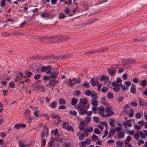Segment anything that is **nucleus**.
Instances as JSON below:
<instances>
[{
  "label": "nucleus",
  "mask_w": 147,
  "mask_h": 147,
  "mask_svg": "<svg viewBox=\"0 0 147 147\" xmlns=\"http://www.w3.org/2000/svg\"><path fill=\"white\" fill-rule=\"evenodd\" d=\"M117 67V65H111L110 68L108 69L107 71L108 74L111 77H113L115 74L116 69Z\"/></svg>",
  "instance_id": "f257e3e1"
},
{
  "label": "nucleus",
  "mask_w": 147,
  "mask_h": 147,
  "mask_svg": "<svg viewBox=\"0 0 147 147\" xmlns=\"http://www.w3.org/2000/svg\"><path fill=\"white\" fill-rule=\"evenodd\" d=\"M105 112L107 113L105 115L103 116V117H109L113 115L114 114V112L113 111L111 107L110 106L107 107H106Z\"/></svg>",
  "instance_id": "f03ea898"
},
{
  "label": "nucleus",
  "mask_w": 147,
  "mask_h": 147,
  "mask_svg": "<svg viewBox=\"0 0 147 147\" xmlns=\"http://www.w3.org/2000/svg\"><path fill=\"white\" fill-rule=\"evenodd\" d=\"M59 35H55L52 36H49V43L59 42Z\"/></svg>",
  "instance_id": "7ed1b4c3"
},
{
  "label": "nucleus",
  "mask_w": 147,
  "mask_h": 147,
  "mask_svg": "<svg viewBox=\"0 0 147 147\" xmlns=\"http://www.w3.org/2000/svg\"><path fill=\"white\" fill-rule=\"evenodd\" d=\"M59 42H62L69 40L70 37L68 35H59Z\"/></svg>",
  "instance_id": "20e7f679"
},
{
  "label": "nucleus",
  "mask_w": 147,
  "mask_h": 147,
  "mask_svg": "<svg viewBox=\"0 0 147 147\" xmlns=\"http://www.w3.org/2000/svg\"><path fill=\"white\" fill-rule=\"evenodd\" d=\"M80 103L81 105V107H84L85 109H88L89 107V105H88L87 107H84L85 105H86L87 102V99L86 98H83L82 99H81L80 100Z\"/></svg>",
  "instance_id": "39448f33"
},
{
  "label": "nucleus",
  "mask_w": 147,
  "mask_h": 147,
  "mask_svg": "<svg viewBox=\"0 0 147 147\" xmlns=\"http://www.w3.org/2000/svg\"><path fill=\"white\" fill-rule=\"evenodd\" d=\"M122 62L125 64H129L135 63V61L134 59L130 58L124 59L122 60Z\"/></svg>",
  "instance_id": "423d86ee"
},
{
  "label": "nucleus",
  "mask_w": 147,
  "mask_h": 147,
  "mask_svg": "<svg viewBox=\"0 0 147 147\" xmlns=\"http://www.w3.org/2000/svg\"><path fill=\"white\" fill-rule=\"evenodd\" d=\"M91 102L93 105L92 110L93 111L97 110L98 108L97 107L98 105V101L97 100H92Z\"/></svg>",
  "instance_id": "0eeeda50"
},
{
  "label": "nucleus",
  "mask_w": 147,
  "mask_h": 147,
  "mask_svg": "<svg viewBox=\"0 0 147 147\" xmlns=\"http://www.w3.org/2000/svg\"><path fill=\"white\" fill-rule=\"evenodd\" d=\"M112 86L113 87V89L115 92H117L119 91L120 90L119 87V84L117 82H111Z\"/></svg>",
  "instance_id": "6e6552de"
},
{
  "label": "nucleus",
  "mask_w": 147,
  "mask_h": 147,
  "mask_svg": "<svg viewBox=\"0 0 147 147\" xmlns=\"http://www.w3.org/2000/svg\"><path fill=\"white\" fill-rule=\"evenodd\" d=\"M39 41L42 42L48 43L49 41V36L40 37L38 38Z\"/></svg>",
  "instance_id": "1a4fd4ad"
},
{
  "label": "nucleus",
  "mask_w": 147,
  "mask_h": 147,
  "mask_svg": "<svg viewBox=\"0 0 147 147\" xmlns=\"http://www.w3.org/2000/svg\"><path fill=\"white\" fill-rule=\"evenodd\" d=\"M42 67V65L40 64H35L34 65V67L33 68L34 69L33 70L35 72L39 71L40 69H41Z\"/></svg>",
  "instance_id": "9d476101"
},
{
  "label": "nucleus",
  "mask_w": 147,
  "mask_h": 147,
  "mask_svg": "<svg viewBox=\"0 0 147 147\" xmlns=\"http://www.w3.org/2000/svg\"><path fill=\"white\" fill-rule=\"evenodd\" d=\"M26 125L23 123H17L15 125L14 128L17 129H19L21 127L25 128L26 127Z\"/></svg>",
  "instance_id": "9b49d317"
},
{
  "label": "nucleus",
  "mask_w": 147,
  "mask_h": 147,
  "mask_svg": "<svg viewBox=\"0 0 147 147\" xmlns=\"http://www.w3.org/2000/svg\"><path fill=\"white\" fill-rule=\"evenodd\" d=\"M131 122V121L130 120H127L123 123V125L125 128H127V126L129 127H131L132 126Z\"/></svg>",
  "instance_id": "f8f14e48"
},
{
  "label": "nucleus",
  "mask_w": 147,
  "mask_h": 147,
  "mask_svg": "<svg viewBox=\"0 0 147 147\" xmlns=\"http://www.w3.org/2000/svg\"><path fill=\"white\" fill-rule=\"evenodd\" d=\"M139 84L140 85L142 86L143 88L146 87L147 85V81L146 79L143 80H141L139 81Z\"/></svg>",
  "instance_id": "ddd939ff"
},
{
  "label": "nucleus",
  "mask_w": 147,
  "mask_h": 147,
  "mask_svg": "<svg viewBox=\"0 0 147 147\" xmlns=\"http://www.w3.org/2000/svg\"><path fill=\"white\" fill-rule=\"evenodd\" d=\"M109 50L108 48H100L97 49H96V53H101L105 51H107Z\"/></svg>",
  "instance_id": "4468645a"
},
{
  "label": "nucleus",
  "mask_w": 147,
  "mask_h": 147,
  "mask_svg": "<svg viewBox=\"0 0 147 147\" xmlns=\"http://www.w3.org/2000/svg\"><path fill=\"white\" fill-rule=\"evenodd\" d=\"M97 108V110H98L99 111V113L100 115H101L103 117V116L105 115V114H104V112L105 111V109L103 107L100 106Z\"/></svg>",
  "instance_id": "2eb2a0df"
},
{
  "label": "nucleus",
  "mask_w": 147,
  "mask_h": 147,
  "mask_svg": "<svg viewBox=\"0 0 147 147\" xmlns=\"http://www.w3.org/2000/svg\"><path fill=\"white\" fill-rule=\"evenodd\" d=\"M59 72H51L50 75V77L53 79H55L57 78L59 74Z\"/></svg>",
  "instance_id": "dca6fc26"
},
{
  "label": "nucleus",
  "mask_w": 147,
  "mask_h": 147,
  "mask_svg": "<svg viewBox=\"0 0 147 147\" xmlns=\"http://www.w3.org/2000/svg\"><path fill=\"white\" fill-rule=\"evenodd\" d=\"M59 82V81L57 80H50L49 82V84L53 86V87H54L55 85L58 84Z\"/></svg>",
  "instance_id": "f3484780"
},
{
  "label": "nucleus",
  "mask_w": 147,
  "mask_h": 147,
  "mask_svg": "<svg viewBox=\"0 0 147 147\" xmlns=\"http://www.w3.org/2000/svg\"><path fill=\"white\" fill-rule=\"evenodd\" d=\"M18 143L20 147H28L30 146L29 144H24L22 140H19Z\"/></svg>",
  "instance_id": "a211bd4d"
},
{
  "label": "nucleus",
  "mask_w": 147,
  "mask_h": 147,
  "mask_svg": "<svg viewBox=\"0 0 147 147\" xmlns=\"http://www.w3.org/2000/svg\"><path fill=\"white\" fill-rule=\"evenodd\" d=\"M73 56V55L70 54L65 55H61L59 56V58L61 59H67L68 58L71 57Z\"/></svg>",
  "instance_id": "6ab92c4d"
},
{
  "label": "nucleus",
  "mask_w": 147,
  "mask_h": 147,
  "mask_svg": "<svg viewBox=\"0 0 147 147\" xmlns=\"http://www.w3.org/2000/svg\"><path fill=\"white\" fill-rule=\"evenodd\" d=\"M78 101V99L76 98H73L71 99V105L72 106H74L76 105Z\"/></svg>",
  "instance_id": "aec40b11"
},
{
  "label": "nucleus",
  "mask_w": 147,
  "mask_h": 147,
  "mask_svg": "<svg viewBox=\"0 0 147 147\" xmlns=\"http://www.w3.org/2000/svg\"><path fill=\"white\" fill-rule=\"evenodd\" d=\"M53 140H52L49 144V147H59V144L58 143H56L53 144Z\"/></svg>",
  "instance_id": "412c9836"
},
{
  "label": "nucleus",
  "mask_w": 147,
  "mask_h": 147,
  "mask_svg": "<svg viewBox=\"0 0 147 147\" xmlns=\"http://www.w3.org/2000/svg\"><path fill=\"white\" fill-rule=\"evenodd\" d=\"M132 86L131 88L130 89V91L131 93L135 94L136 92V86L134 85L133 84H132Z\"/></svg>",
  "instance_id": "4be33fe9"
},
{
  "label": "nucleus",
  "mask_w": 147,
  "mask_h": 147,
  "mask_svg": "<svg viewBox=\"0 0 147 147\" xmlns=\"http://www.w3.org/2000/svg\"><path fill=\"white\" fill-rule=\"evenodd\" d=\"M49 67H50V65H49L47 66H42L40 70V71L42 72H45L49 69Z\"/></svg>",
  "instance_id": "5701e85b"
},
{
  "label": "nucleus",
  "mask_w": 147,
  "mask_h": 147,
  "mask_svg": "<svg viewBox=\"0 0 147 147\" xmlns=\"http://www.w3.org/2000/svg\"><path fill=\"white\" fill-rule=\"evenodd\" d=\"M115 133V131L114 129H111V131L109 132V135L108 137L112 138L111 136L114 135Z\"/></svg>",
  "instance_id": "b1692460"
},
{
  "label": "nucleus",
  "mask_w": 147,
  "mask_h": 147,
  "mask_svg": "<svg viewBox=\"0 0 147 147\" xmlns=\"http://www.w3.org/2000/svg\"><path fill=\"white\" fill-rule=\"evenodd\" d=\"M143 111H142L141 113L138 112L136 113L135 116L138 119H140L142 116L143 115Z\"/></svg>",
  "instance_id": "393cba45"
},
{
  "label": "nucleus",
  "mask_w": 147,
  "mask_h": 147,
  "mask_svg": "<svg viewBox=\"0 0 147 147\" xmlns=\"http://www.w3.org/2000/svg\"><path fill=\"white\" fill-rule=\"evenodd\" d=\"M82 107H81L79 110V113L80 114L82 115H84L86 114V111L83 109Z\"/></svg>",
  "instance_id": "a878e982"
},
{
  "label": "nucleus",
  "mask_w": 147,
  "mask_h": 147,
  "mask_svg": "<svg viewBox=\"0 0 147 147\" xmlns=\"http://www.w3.org/2000/svg\"><path fill=\"white\" fill-rule=\"evenodd\" d=\"M40 88L42 89V91L43 92L45 90V87L42 86H35L34 88V90H38L39 89H40Z\"/></svg>",
  "instance_id": "bb28decb"
},
{
  "label": "nucleus",
  "mask_w": 147,
  "mask_h": 147,
  "mask_svg": "<svg viewBox=\"0 0 147 147\" xmlns=\"http://www.w3.org/2000/svg\"><path fill=\"white\" fill-rule=\"evenodd\" d=\"M95 21V20H92L89 21L88 22H86L84 23V24H83L82 25H83V26H86L87 25H90L93 22H94Z\"/></svg>",
  "instance_id": "cd10ccee"
},
{
  "label": "nucleus",
  "mask_w": 147,
  "mask_h": 147,
  "mask_svg": "<svg viewBox=\"0 0 147 147\" xmlns=\"http://www.w3.org/2000/svg\"><path fill=\"white\" fill-rule=\"evenodd\" d=\"M59 103L60 105H65L66 103V101L64 99L60 98L59 100Z\"/></svg>",
  "instance_id": "c85d7f7f"
},
{
  "label": "nucleus",
  "mask_w": 147,
  "mask_h": 147,
  "mask_svg": "<svg viewBox=\"0 0 147 147\" xmlns=\"http://www.w3.org/2000/svg\"><path fill=\"white\" fill-rule=\"evenodd\" d=\"M110 121H109V123L110 125L112 127L114 126V123L115 122V120L114 119H111Z\"/></svg>",
  "instance_id": "c756f323"
},
{
  "label": "nucleus",
  "mask_w": 147,
  "mask_h": 147,
  "mask_svg": "<svg viewBox=\"0 0 147 147\" xmlns=\"http://www.w3.org/2000/svg\"><path fill=\"white\" fill-rule=\"evenodd\" d=\"M107 97L108 98L111 99L113 98V94L111 92H108L107 94Z\"/></svg>",
  "instance_id": "7c9ffc66"
},
{
  "label": "nucleus",
  "mask_w": 147,
  "mask_h": 147,
  "mask_svg": "<svg viewBox=\"0 0 147 147\" xmlns=\"http://www.w3.org/2000/svg\"><path fill=\"white\" fill-rule=\"evenodd\" d=\"M90 83L92 86H95L96 84V81L95 80H94L93 78L91 79V80L90 81Z\"/></svg>",
  "instance_id": "2f4dec72"
},
{
  "label": "nucleus",
  "mask_w": 147,
  "mask_h": 147,
  "mask_svg": "<svg viewBox=\"0 0 147 147\" xmlns=\"http://www.w3.org/2000/svg\"><path fill=\"white\" fill-rule=\"evenodd\" d=\"M93 130V128L90 127L89 129H84V130L83 131L84 132H91Z\"/></svg>",
  "instance_id": "473e14b6"
},
{
  "label": "nucleus",
  "mask_w": 147,
  "mask_h": 147,
  "mask_svg": "<svg viewBox=\"0 0 147 147\" xmlns=\"http://www.w3.org/2000/svg\"><path fill=\"white\" fill-rule=\"evenodd\" d=\"M91 97L92 98V100H96V99L98 98V97L96 94H96H92Z\"/></svg>",
  "instance_id": "72a5a7b5"
},
{
  "label": "nucleus",
  "mask_w": 147,
  "mask_h": 147,
  "mask_svg": "<svg viewBox=\"0 0 147 147\" xmlns=\"http://www.w3.org/2000/svg\"><path fill=\"white\" fill-rule=\"evenodd\" d=\"M9 86L11 88H13L15 87V84L13 82L11 81L9 83Z\"/></svg>",
  "instance_id": "f704fd0d"
},
{
  "label": "nucleus",
  "mask_w": 147,
  "mask_h": 147,
  "mask_svg": "<svg viewBox=\"0 0 147 147\" xmlns=\"http://www.w3.org/2000/svg\"><path fill=\"white\" fill-rule=\"evenodd\" d=\"M96 51L95 49L92 51H89L85 53V55L88 54H96Z\"/></svg>",
  "instance_id": "c9c22d12"
},
{
  "label": "nucleus",
  "mask_w": 147,
  "mask_h": 147,
  "mask_svg": "<svg viewBox=\"0 0 147 147\" xmlns=\"http://www.w3.org/2000/svg\"><path fill=\"white\" fill-rule=\"evenodd\" d=\"M82 85L86 88H89L90 87L89 83L87 82H84L83 84H82Z\"/></svg>",
  "instance_id": "e433bc0d"
},
{
  "label": "nucleus",
  "mask_w": 147,
  "mask_h": 147,
  "mask_svg": "<svg viewBox=\"0 0 147 147\" xmlns=\"http://www.w3.org/2000/svg\"><path fill=\"white\" fill-rule=\"evenodd\" d=\"M92 140L94 141H95L96 140H98L99 139L98 137L94 134L93 135L92 137Z\"/></svg>",
  "instance_id": "4c0bfd02"
},
{
  "label": "nucleus",
  "mask_w": 147,
  "mask_h": 147,
  "mask_svg": "<svg viewBox=\"0 0 147 147\" xmlns=\"http://www.w3.org/2000/svg\"><path fill=\"white\" fill-rule=\"evenodd\" d=\"M119 138H123L125 136V133L124 132L121 131L119 133H118Z\"/></svg>",
  "instance_id": "58836bf2"
},
{
  "label": "nucleus",
  "mask_w": 147,
  "mask_h": 147,
  "mask_svg": "<svg viewBox=\"0 0 147 147\" xmlns=\"http://www.w3.org/2000/svg\"><path fill=\"white\" fill-rule=\"evenodd\" d=\"M69 114L73 116H76L77 115V112L76 111L70 110L69 112Z\"/></svg>",
  "instance_id": "ea45409f"
},
{
  "label": "nucleus",
  "mask_w": 147,
  "mask_h": 147,
  "mask_svg": "<svg viewBox=\"0 0 147 147\" xmlns=\"http://www.w3.org/2000/svg\"><path fill=\"white\" fill-rule=\"evenodd\" d=\"M130 112L129 114V116L130 117H132L134 116V109H130Z\"/></svg>",
  "instance_id": "a19ab883"
},
{
  "label": "nucleus",
  "mask_w": 147,
  "mask_h": 147,
  "mask_svg": "<svg viewBox=\"0 0 147 147\" xmlns=\"http://www.w3.org/2000/svg\"><path fill=\"white\" fill-rule=\"evenodd\" d=\"M49 16V13H42L41 14V16L42 17H48Z\"/></svg>",
  "instance_id": "79ce46f5"
},
{
  "label": "nucleus",
  "mask_w": 147,
  "mask_h": 147,
  "mask_svg": "<svg viewBox=\"0 0 147 147\" xmlns=\"http://www.w3.org/2000/svg\"><path fill=\"white\" fill-rule=\"evenodd\" d=\"M1 6L2 7H3L6 5L5 3L6 0H1Z\"/></svg>",
  "instance_id": "37998d69"
},
{
  "label": "nucleus",
  "mask_w": 147,
  "mask_h": 147,
  "mask_svg": "<svg viewBox=\"0 0 147 147\" xmlns=\"http://www.w3.org/2000/svg\"><path fill=\"white\" fill-rule=\"evenodd\" d=\"M57 103L55 101H53L52 102L50 105V107L52 108H55V107Z\"/></svg>",
  "instance_id": "c03bdc74"
},
{
  "label": "nucleus",
  "mask_w": 147,
  "mask_h": 147,
  "mask_svg": "<svg viewBox=\"0 0 147 147\" xmlns=\"http://www.w3.org/2000/svg\"><path fill=\"white\" fill-rule=\"evenodd\" d=\"M66 17L65 15L62 13H61L59 15V19H64Z\"/></svg>",
  "instance_id": "a18cd8bd"
},
{
  "label": "nucleus",
  "mask_w": 147,
  "mask_h": 147,
  "mask_svg": "<svg viewBox=\"0 0 147 147\" xmlns=\"http://www.w3.org/2000/svg\"><path fill=\"white\" fill-rule=\"evenodd\" d=\"M85 94L88 96L91 95L92 94V92L89 90H88L85 92Z\"/></svg>",
  "instance_id": "49530a36"
},
{
  "label": "nucleus",
  "mask_w": 147,
  "mask_h": 147,
  "mask_svg": "<svg viewBox=\"0 0 147 147\" xmlns=\"http://www.w3.org/2000/svg\"><path fill=\"white\" fill-rule=\"evenodd\" d=\"M26 77L28 78L30 77L32 75V72L28 71H27V72H26Z\"/></svg>",
  "instance_id": "de8ad7c7"
},
{
  "label": "nucleus",
  "mask_w": 147,
  "mask_h": 147,
  "mask_svg": "<svg viewBox=\"0 0 147 147\" xmlns=\"http://www.w3.org/2000/svg\"><path fill=\"white\" fill-rule=\"evenodd\" d=\"M85 136L84 134H81L79 136V139L80 140H83L85 138Z\"/></svg>",
  "instance_id": "09e8293b"
},
{
  "label": "nucleus",
  "mask_w": 147,
  "mask_h": 147,
  "mask_svg": "<svg viewBox=\"0 0 147 147\" xmlns=\"http://www.w3.org/2000/svg\"><path fill=\"white\" fill-rule=\"evenodd\" d=\"M1 35L4 36H10V34L7 32H4L1 33Z\"/></svg>",
  "instance_id": "8fccbe9b"
},
{
  "label": "nucleus",
  "mask_w": 147,
  "mask_h": 147,
  "mask_svg": "<svg viewBox=\"0 0 147 147\" xmlns=\"http://www.w3.org/2000/svg\"><path fill=\"white\" fill-rule=\"evenodd\" d=\"M144 105L143 100L142 99H140L139 100V105L142 106Z\"/></svg>",
  "instance_id": "3c124183"
},
{
  "label": "nucleus",
  "mask_w": 147,
  "mask_h": 147,
  "mask_svg": "<svg viewBox=\"0 0 147 147\" xmlns=\"http://www.w3.org/2000/svg\"><path fill=\"white\" fill-rule=\"evenodd\" d=\"M41 77V75L40 74H36V75L34 77V78L35 80H38Z\"/></svg>",
  "instance_id": "603ef678"
},
{
  "label": "nucleus",
  "mask_w": 147,
  "mask_h": 147,
  "mask_svg": "<svg viewBox=\"0 0 147 147\" xmlns=\"http://www.w3.org/2000/svg\"><path fill=\"white\" fill-rule=\"evenodd\" d=\"M134 138L137 140H138L139 139V134H135L134 135Z\"/></svg>",
  "instance_id": "864d4df0"
},
{
  "label": "nucleus",
  "mask_w": 147,
  "mask_h": 147,
  "mask_svg": "<svg viewBox=\"0 0 147 147\" xmlns=\"http://www.w3.org/2000/svg\"><path fill=\"white\" fill-rule=\"evenodd\" d=\"M80 147H86V144H85L84 141L81 142L80 144Z\"/></svg>",
  "instance_id": "5fc2aeb1"
},
{
  "label": "nucleus",
  "mask_w": 147,
  "mask_h": 147,
  "mask_svg": "<svg viewBox=\"0 0 147 147\" xmlns=\"http://www.w3.org/2000/svg\"><path fill=\"white\" fill-rule=\"evenodd\" d=\"M91 142V140L90 139L87 138L86 139L85 141H84L85 144H86L87 145H89L90 144Z\"/></svg>",
  "instance_id": "6e6d98bb"
},
{
  "label": "nucleus",
  "mask_w": 147,
  "mask_h": 147,
  "mask_svg": "<svg viewBox=\"0 0 147 147\" xmlns=\"http://www.w3.org/2000/svg\"><path fill=\"white\" fill-rule=\"evenodd\" d=\"M108 90L107 87L105 86H104L101 89L103 93H105L107 92Z\"/></svg>",
  "instance_id": "4d7b16f0"
},
{
  "label": "nucleus",
  "mask_w": 147,
  "mask_h": 147,
  "mask_svg": "<svg viewBox=\"0 0 147 147\" xmlns=\"http://www.w3.org/2000/svg\"><path fill=\"white\" fill-rule=\"evenodd\" d=\"M42 144L41 145L42 146H44L46 145V140L45 139H42L41 140Z\"/></svg>",
  "instance_id": "13d9d810"
},
{
  "label": "nucleus",
  "mask_w": 147,
  "mask_h": 147,
  "mask_svg": "<svg viewBox=\"0 0 147 147\" xmlns=\"http://www.w3.org/2000/svg\"><path fill=\"white\" fill-rule=\"evenodd\" d=\"M91 119V117H86V122H87V124H88V123L90 121Z\"/></svg>",
  "instance_id": "bf43d9fd"
},
{
  "label": "nucleus",
  "mask_w": 147,
  "mask_h": 147,
  "mask_svg": "<svg viewBox=\"0 0 147 147\" xmlns=\"http://www.w3.org/2000/svg\"><path fill=\"white\" fill-rule=\"evenodd\" d=\"M81 104L79 102L78 105H77L75 107V108L76 109L79 110L81 107Z\"/></svg>",
  "instance_id": "052dcab7"
},
{
  "label": "nucleus",
  "mask_w": 147,
  "mask_h": 147,
  "mask_svg": "<svg viewBox=\"0 0 147 147\" xmlns=\"http://www.w3.org/2000/svg\"><path fill=\"white\" fill-rule=\"evenodd\" d=\"M140 135L142 138H145L146 136L145 134H144L141 131L139 132Z\"/></svg>",
  "instance_id": "680f3d73"
},
{
  "label": "nucleus",
  "mask_w": 147,
  "mask_h": 147,
  "mask_svg": "<svg viewBox=\"0 0 147 147\" xmlns=\"http://www.w3.org/2000/svg\"><path fill=\"white\" fill-rule=\"evenodd\" d=\"M94 121L96 123L99 122V118L98 117H93Z\"/></svg>",
  "instance_id": "e2e57ef3"
},
{
  "label": "nucleus",
  "mask_w": 147,
  "mask_h": 147,
  "mask_svg": "<svg viewBox=\"0 0 147 147\" xmlns=\"http://www.w3.org/2000/svg\"><path fill=\"white\" fill-rule=\"evenodd\" d=\"M94 132L95 134H99L100 133V132L99 131L98 129L97 128H96L95 129Z\"/></svg>",
  "instance_id": "0e129e2a"
},
{
  "label": "nucleus",
  "mask_w": 147,
  "mask_h": 147,
  "mask_svg": "<svg viewBox=\"0 0 147 147\" xmlns=\"http://www.w3.org/2000/svg\"><path fill=\"white\" fill-rule=\"evenodd\" d=\"M139 80L137 78H134L133 79V82L134 83H138L139 82Z\"/></svg>",
  "instance_id": "69168bd1"
},
{
  "label": "nucleus",
  "mask_w": 147,
  "mask_h": 147,
  "mask_svg": "<svg viewBox=\"0 0 147 147\" xmlns=\"http://www.w3.org/2000/svg\"><path fill=\"white\" fill-rule=\"evenodd\" d=\"M66 107L64 105L60 106L59 108L58 109H65Z\"/></svg>",
  "instance_id": "338daca9"
},
{
  "label": "nucleus",
  "mask_w": 147,
  "mask_h": 147,
  "mask_svg": "<svg viewBox=\"0 0 147 147\" xmlns=\"http://www.w3.org/2000/svg\"><path fill=\"white\" fill-rule=\"evenodd\" d=\"M3 94L4 96H6L7 95L8 93V91L7 90H3Z\"/></svg>",
  "instance_id": "774afa93"
}]
</instances>
